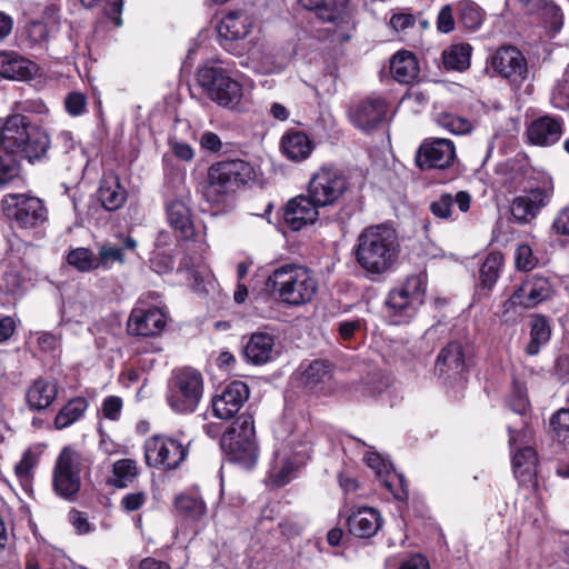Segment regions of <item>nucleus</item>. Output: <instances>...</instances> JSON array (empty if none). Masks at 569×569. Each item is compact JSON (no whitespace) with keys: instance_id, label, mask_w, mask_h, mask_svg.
Segmentation results:
<instances>
[{"instance_id":"1","label":"nucleus","mask_w":569,"mask_h":569,"mask_svg":"<svg viewBox=\"0 0 569 569\" xmlns=\"http://www.w3.org/2000/svg\"><path fill=\"white\" fill-rule=\"evenodd\" d=\"M253 178V168L242 159L216 161L208 167L200 184L202 198L212 207L224 209L237 191Z\"/></svg>"},{"instance_id":"2","label":"nucleus","mask_w":569,"mask_h":569,"mask_svg":"<svg viewBox=\"0 0 569 569\" xmlns=\"http://www.w3.org/2000/svg\"><path fill=\"white\" fill-rule=\"evenodd\" d=\"M395 230L380 226L366 228L357 240L356 260L368 273L380 276L392 269L398 259Z\"/></svg>"},{"instance_id":"3","label":"nucleus","mask_w":569,"mask_h":569,"mask_svg":"<svg viewBox=\"0 0 569 569\" xmlns=\"http://www.w3.org/2000/svg\"><path fill=\"white\" fill-rule=\"evenodd\" d=\"M266 286L287 306L299 307L310 302L318 291V280L307 267L284 263L268 276Z\"/></svg>"},{"instance_id":"4","label":"nucleus","mask_w":569,"mask_h":569,"mask_svg":"<svg viewBox=\"0 0 569 569\" xmlns=\"http://www.w3.org/2000/svg\"><path fill=\"white\" fill-rule=\"evenodd\" d=\"M428 287L426 270L408 274L387 295L385 306L393 325H401L412 319L423 305Z\"/></svg>"},{"instance_id":"5","label":"nucleus","mask_w":569,"mask_h":569,"mask_svg":"<svg viewBox=\"0 0 569 569\" xmlns=\"http://www.w3.org/2000/svg\"><path fill=\"white\" fill-rule=\"evenodd\" d=\"M0 206L2 214L13 230L37 231L49 220L44 201L31 192L7 193L2 197Z\"/></svg>"},{"instance_id":"6","label":"nucleus","mask_w":569,"mask_h":569,"mask_svg":"<svg viewBox=\"0 0 569 569\" xmlns=\"http://www.w3.org/2000/svg\"><path fill=\"white\" fill-rule=\"evenodd\" d=\"M204 381L200 371L191 367L172 370L166 390V401L179 415L193 413L203 396Z\"/></svg>"},{"instance_id":"7","label":"nucleus","mask_w":569,"mask_h":569,"mask_svg":"<svg viewBox=\"0 0 569 569\" xmlns=\"http://www.w3.org/2000/svg\"><path fill=\"white\" fill-rule=\"evenodd\" d=\"M189 445L174 436L153 435L143 443L144 462L147 467L161 472L176 471L187 460Z\"/></svg>"},{"instance_id":"8","label":"nucleus","mask_w":569,"mask_h":569,"mask_svg":"<svg viewBox=\"0 0 569 569\" xmlns=\"http://www.w3.org/2000/svg\"><path fill=\"white\" fill-rule=\"evenodd\" d=\"M350 188V179L342 169L333 164H322L311 173L307 193L316 204L325 208L339 203Z\"/></svg>"},{"instance_id":"9","label":"nucleus","mask_w":569,"mask_h":569,"mask_svg":"<svg viewBox=\"0 0 569 569\" xmlns=\"http://www.w3.org/2000/svg\"><path fill=\"white\" fill-rule=\"evenodd\" d=\"M197 81L206 96L219 107L236 109L242 100V86L222 67L204 66L197 72Z\"/></svg>"},{"instance_id":"10","label":"nucleus","mask_w":569,"mask_h":569,"mask_svg":"<svg viewBox=\"0 0 569 569\" xmlns=\"http://www.w3.org/2000/svg\"><path fill=\"white\" fill-rule=\"evenodd\" d=\"M519 192L510 202V214L515 222L528 224L550 204L555 194V183L552 178H542L535 186Z\"/></svg>"},{"instance_id":"11","label":"nucleus","mask_w":569,"mask_h":569,"mask_svg":"<svg viewBox=\"0 0 569 569\" xmlns=\"http://www.w3.org/2000/svg\"><path fill=\"white\" fill-rule=\"evenodd\" d=\"M86 459L71 447H64L54 463L52 486L54 492L67 500H74L81 488V470Z\"/></svg>"},{"instance_id":"12","label":"nucleus","mask_w":569,"mask_h":569,"mask_svg":"<svg viewBox=\"0 0 569 569\" xmlns=\"http://www.w3.org/2000/svg\"><path fill=\"white\" fill-rule=\"evenodd\" d=\"M221 447L232 461L243 468H252L258 459L253 418L251 416L242 417L239 431L232 430L223 435Z\"/></svg>"},{"instance_id":"13","label":"nucleus","mask_w":569,"mask_h":569,"mask_svg":"<svg viewBox=\"0 0 569 569\" xmlns=\"http://www.w3.org/2000/svg\"><path fill=\"white\" fill-rule=\"evenodd\" d=\"M497 172L501 176V186L509 193L528 189L542 178H551L547 173L536 170L525 153H518L500 163Z\"/></svg>"},{"instance_id":"14","label":"nucleus","mask_w":569,"mask_h":569,"mask_svg":"<svg viewBox=\"0 0 569 569\" xmlns=\"http://www.w3.org/2000/svg\"><path fill=\"white\" fill-rule=\"evenodd\" d=\"M168 311L162 307L149 306L144 300L139 299L126 323V331L132 337H158L168 322Z\"/></svg>"},{"instance_id":"15","label":"nucleus","mask_w":569,"mask_h":569,"mask_svg":"<svg viewBox=\"0 0 569 569\" xmlns=\"http://www.w3.org/2000/svg\"><path fill=\"white\" fill-rule=\"evenodd\" d=\"M488 68L512 84H521L528 78V63L522 52L513 46L498 48L488 59Z\"/></svg>"},{"instance_id":"16","label":"nucleus","mask_w":569,"mask_h":569,"mask_svg":"<svg viewBox=\"0 0 569 569\" xmlns=\"http://www.w3.org/2000/svg\"><path fill=\"white\" fill-rule=\"evenodd\" d=\"M455 159V143L445 138L425 139L416 152V164L421 170H442L452 166Z\"/></svg>"},{"instance_id":"17","label":"nucleus","mask_w":569,"mask_h":569,"mask_svg":"<svg viewBox=\"0 0 569 569\" xmlns=\"http://www.w3.org/2000/svg\"><path fill=\"white\" fill-rule=\"evenodd\" d=\"M256 27L254 18L244 10H230L220 20L218 36L222 47L233 54H241L233 50L236 41L247 38Z\"/></svg>"},{"instance_id":"18","label":"nucleus","mask_w":569,"mask_h":569,"mask_svg":"<svg viewBox=\"0 0 569 569\" xmlns=\"http://www.w3.org/2000/svg\"><path fill=\"white\" fill-rule=\"evenodd\" d=\"M553 295V286L549 278L540 274L526 277L508 300L512 307L532 309Z\"/></svg>"},{"instance_id":"19","label":"nucleus","mask_w":569,"mask_h":569,"mask_svg":"<svg viewBox=\"0 0 569 569\" xmlns=\"http://www.w3.org/2000/svg\"><path fill=\"white\" fill-rule=\"evenodd\" d=\"M249 396L250 390L247 383L240 380L231 381L212 397L211 406L214 417L221 420L233 418L249 399Z\"/></svg>"},{"instance_id":"20","label":"nucleus","mask_w":569,"mask_h":569,"mask_svg":"<svg viewBox=\"0 0 569 569\" xmlns=\"http://www.w3.org/2000/svg\"><path fill=\"white\" fill-rule=\"evenodd\" d=\"M565 121L560 116L543 114L533 119L526 128V138L532 146L550 147L562 137Z\"/></svg>"},{"instance_id":"21","label":"nucleus","mask_w":569,"mask_h":569,"mask_svg":"<svg viewBox=\"0 0 569 569\" xmlns=\"http://www.w3.org/2000/svg\"><path fill=\"white\" fill-rule=\"evenodd\" d=\"M320 206L309 194H299L290 199L282 209L284 224L292 231H299L318 220Z\"/></svg>"},{"instance_id":"22","label":"nucleus","mask_w":569,"mask_h":569,"mask_svg":"<svg viewBox=\"0 0 569 569\" xmlns=\"http://www.w3.org/2000/svg\"><path fill=\"white\" fill-rule=\"evenodd\" d=\"M32 126L29 118L20 113L0 118V147L6 152L16 154Z\"/></svg>"},{"instance_id":"23","label":"nucleus","mask_w":569,"mask_h":569,"mask_svg":"<svg viewBox=\"0 0 569 569\" xmlns=\"http://www.w3.org/2000/svg\"><path fill=\"white\" fill-rule=\"evenodd\" d=\"M39 67L32 60L14 50L0 51V78L28 81L37 77Z\"/></svg>"},{"instance_id":"24","label":"nucleus","mask_w":569,"mask_h":569,"mask_svg":"<svg viewBox=\"0 0 569 569\" xmlns=\"http://www.w3.org/2000/svg\"><path fill=\"white\" fill-rule=\"evenodd\" d=\"M381 513L371 507H356L347 517V527L350 535L361 539L373 537L382 527Z\"/></svg>"},{"instance_id":"25","label":"nucleus","mask_w":569,"mask_h":569,"mask_svg":"<svg viewBox=\"0 0 569 569\" xmlns=\"http://www.w3.org/2000/svg\"><path fill=\"white\" fill-rule=\"evenodd\" d=\"M387 112L388 104L383 98L369 96L355 107L350 117L355 126L368 130L383 121Z\"/></svg>"},{"instance_id":"26","label":"nucleus","mask_w":569,"mask_h":569,"mask_svg":"<svg viewBox=\"0 0 569 569\" xmlns=\"http://www.w3.org/2000/svg\"><path fill=\"white\" fill-rule=\"evenodd\" d=\"M365 461L380 479L381 483L398 500H405L408 497V483L401 475L390 470L385 460L376 452H368Z\"/></svg>"},{"instance_id":"27","label":"nucleus","mask_w":569,"mask_h":569,"mask_svg":"<svg viewBox=\"0 0 569 569\" xmlns=\"http://www.w3.org/2000/svg\"><path fill=\"white\" fill-rule=\"evenodd\" d=\"M58 391L59 387L54 380L38 377L26 388V405L31 411H44L56 401Z\"/></svg>"},{"instance_id":"28","label":"nucleus","mask_w":569,"mask_h":569,"mask_svg":"<svg viewBox=\"0 0 569 569\" xmlns=\"http://www.w3.org/2000/svg\"><path fill=\"white\" fill-rule=\"evenodd\" d=\"M435 370L439 377L455 378L466 370V355L460 342L451 341L438 353Z\"/></svg>"},{"instance_id":"29","label":"nucleus","mask_w":569,"mask_h":569,"mask_svg":"<svg viewBox=\"0 0 569 569\" xmlns=\"http://www.w3.org/2000/svg\"><path fill=\"white\" fill-rule=\"evenodd\" d=\"M538 455L535 448L527 446L518 449L512 456V467L520 486L535 490L537 482Z\"/></svg>"},{"instance_id":"30","label":"nucleus","mask_w":569,"mask_h":569,"mask_svg":"<svg viewBox=\"0 0 569 569\" xmlns=\"http://www.w3.org/2000/svg\"><path fill=\"white\" fill-rule=\"evenodd\" d=\"M274 347L273 336L266 332H254L244 345L243 355L253 365H264L276 358Z\"/></svg>"},{"instance_id":"31","label":"nucleus","mask_w":569,"mask_h":569,"mask_svg":"<svg viewBox=\"0 0 569 569\" xmlns=\"http://www.w3.org/2000/svg\"><path fill=\"white\" fill-rule=\"evenodd\" d=\"M22 146L16 154H19L30 163L41 161L47 158L51 146L48 132L39 126H32L28 132V137L23 139Z\"/></svg>"},{"instance_id":"32","label":"nucleus","mask_w":569,"mask_h":569,"mask_svg":"<svg viewBox=\"0 0 569 569\" xmlns=\"http://www.w3.org/2000/svg\"><path fill=\"white\" fill-rule=\"evenodd\" d=\"M98 198L108 211L120 209L127 200V191L121 186L119 176L112 171L106 172L100 181Z\"/></svg>"},{"instance_id":"33","label":"nucleus","mask_w":569,"mask_h":569,"mask_svg":"<svg viewBox=\"0 0 569 569\" xmlns=\"http://www.w3.org/2000/svg\"><path fill=\"white\" fill-rule=\"evenodd\" d=\"M281 151L292 161L306 160L313 150L312 141L302 131L289 130L281 138Z\"/></svg>"},{"instance_id":"34","label":"nucleus","mask_w":569,"mask_h":569,"mask_svg":"<svg viewBox=\"0 0 569 569\" xmlns=\"http://www.w3.org/2000/svg\"><path fill=\"white\" fill-rule=\"evenodd\" d=\"M390 73L399 83H410L419 74L416 56L407 50L398 51L390 60Z\"/></svg>"},{"instance_id":"35","label":"nucleus","mask_w":569,"mask_h":569,"mask_svg":"<svg viewBox=\"0 0 569 569\" xmlns=\"http://www.w3.org/2000/svg\"><path fill=\"white\" fill-rule=\"evenodd\" d=\"M471 196L467 191H459L456 196L450 193L441 194L430 204V211L440 219H453V206L457 204L461 212L470 209Z\"/></svg>"},{"instance_id":"36","label":"nucleus","mask_w":569,"mask_h":569,"mask_svg":"<svg viewBox=\"0 0 569 569\" xmlns=\"http://www.w3.org/2000/svg\"><path fill=\"white\" fill-rule=\"evenodd\" d=\"M300 4L311 11L325 22L343 20L348 8V0H299Z\"/></svg>"},{"instance_id":"37","label":"nucleus","mask_w":569,"mask_h":569,"mask_svg":"<svg viewBox=\"0 0 569 569\" xmlns=\"http://www.w3.org/2000/svg\"><path fill=\"white\" fill-rule=\"evenodd\" d=\"M472 47L467 42L452 43L441 53L443 68L448 71L463 72L470 68Z\"/></svg>"},{"instance_id":"38","label":"nucleus","mask_w":569,"mask_h":569,"mask_svg":"<svg viewBox=\"0 0 569 569\" xmlns=\"http://www.w3.org/2000/svg\"><path fill=\"white\" fill-rule=\"evenodd\" d=\"M167 216L170 226L181 239L188 240L194 234L190 210L182 201H171L167 207Z\"/></svg>"},{"instance_id":"39","label":"nucleus","mask_w":569,"mask_h":569,"mask_svg":"<svg viewBox=\"0 0 569 569\" xmlns=\"http://www.w3.org/2000/svg\"><path fill=\"white\" fill-rule=\"evenodd\" d=\"M89 408L87 398L78 396L71 398L56 415L53 425L57 430L69 428L81 420Z\"/></svg>"},{"instance_id":"40","label":"nucleus","mask_w":569,"mask_h":569,"mask_svg":"<svg viewBox=\"0 0 569 569\" xmlns=\"http://www.w3.org/2000/svg\"><path fill=\"white\" fill-rule=\"evenodd\" d=\"M459 24L469 32L481 28L486 19V11L471 0H460L455 3Z\"/></svg>"},{"instance_id":"41","label":"nucleus","mask_w":569,"mask_h":569,"mask_svg":"<svg viewBox=\"0 0 569 569\" xmlns=\"http://www.w3.org/2000/svg\"><path fill=\"white\" fill-rule=\"evenodd\" d=\"M331 378V365L326 360H313L300 372V382L309 389L326 385Z\"/></svg>"},{"instance_id":"42","label":"nucleus","mask_w":569,"mask_h":569,"mask_svg":"<svg viewBox=\"0 0 569 569\" xmlns=\"http://www.w3.org/2000/svg\"><path fill=\"white\" fill-rule=\"evenodd\" d=\"M528 11L539 18L552 32H558L563 24V13L551 0H540Z\"/></svg>"},{"instance_id":"43","label":"nucleus","mask_w":569,"mask_h":569,"mask_svg":"<svg viewBox=\"0 0 569 569\" xmlns=\"http://www.w3.org/2000/svg\"><path fill=\"white\" fill-rule=\"evenodd\" d=\"M505 266V258L500 251H490L480 266L479 278L483 289L491 290Z\"/></svg>"},{"instance_id":"44","label":"nucleus","mask_w":569,"mask_h":569,"mask_svg":"<svg viewBox=\"0 0 569 569\" xmlns=\"http://www.w3.org/2000/svg\"><path fill=\"white\" fill-rule=\"evenodd\" d=\"M551 337V327L545 316L533 317L530 327V341L526 347V353L536 356L542 346L547 345Z\"/></svg>"},{"instance_id":"45","label":"nucleus","mask_w":569,"mask_h":569,"mask_svg":"<svg viewBox=\"0 0 569 569\" xmlns=\"http://www.w3.org/2000/svg\"><path fill=\"white\" fill-rule=\"evenodd\" d=\"M140 475L138 461L131 458L119 459L112 465V486L122 489L131 485Z\"/></svg>"},{"instance_id":"46","label":"nucleus","mask_w":569,"mask_h":569,"mask_svg":"<svg viewBox=\"0 0 569 569\" xmlns=\"http://www.w3.org/2000/svg\"><path fill=\"white\" fill-rule=\"evenodd\" d=\"M133 361L139 370L149 371L156 363L152 353L162 351V348L151 342H136L132 345Z\"/></svg>"},{"instance_id":"47","label":"nucleus","mask_w":569,"mask_h":569,"mask_svg":"<svg viewBox=\"0 0 569 569\" xmlns=\"http://www.w3.org/2000/svg\"><path fill=\"white\" fill-rule=\"evenodd\" d=\"M550 103L556 109L569 110V63L565 67L561 77L556 80L551 89Z\"/></svg>"},{"instance_id":"48","label":"nucleus","mask_w":569,"mask_h":569,"mask_svg":"<svg viewBox=\"0 0 569 569\" xmlns=\"http://www.w3.org/2000/svg\"><path fill=\"white\" fill-rule=\"evenodd\" d=\"M96 261L97 269L109 270L114 263H124L126 259L122 248L116 247L110 242H106L98 247Z\"/></svg>"},{"instance_id":"49","label":"nucleus","mask_w":569,"mask_h":569,"mask_svg":"<svg viewBox=\"0 0 569 569\" xmlns=\"http://www.w3.org/2000/svg\"><path fill=\"white\" fill-rule=\"evenodd\" d=\"M67 262L80 272L97 270L96 254L88 248H76L69 251Z\"/></svg>"},{"instance_id":"50","label":"nucleus","mask_w":569,"mask_h":569,"mask_svg":"<svg viewBox=\"0 0 569 569\" xmlns=\"http://www.w3.org/2000/svg\"><path fill=\"white\" fill-rule=\"evenodd\" d=\"M174 506L177 510L192 519H199L206 513L204 501L194 496L181 495L176 498Z\"/></svg>"},{"instance_id":"51","label":"nucleus","mask_w":569,"mask_h":569,"mask_svg":"<svg viewBox=\"0 0 569 569\" xmlns=\"http://www.w3.org/2000/svg\"><path fill=\"white\" fill-rule=\"evenodd\" d=\"M438 124L453 134H465L471 131L472 124L466 118L443 112L438 116Z\"/></svg>"},{"instance_id":"52","label":"nucleus","mask_w":569,"mask_h":569,"mask_svg":"<svg viewBox=\"0 0 569 569\" xmlns=\"http://www.w3.org/2000/svg\"><path fill=\"white\" fill-rule=\"evenodd\" d=\"M550 426L556 439L569 446V409H560L550 418Z\"/></svg>"},{"instance_id":"53","label":"nucleus","mask_w":569,"mask_h":569,"mask_svg":"<svg viewBox=\"0 0 569 569\" xmlns=\"http://www.w3.org/2000/svg\"><path fill=\"white\" fill-rule=\"evenodd\" d=\"M12 113L48 116L49 108L41 98H28L16 101L12 106Z\"/></svg>"},{"instance_id":"54","label":"nucleus","mask_w":569,"mask_h":569,"mask_svg":"<svg viewBox=\"0 0 569 569\" xmlns=\"http://www.w3.org/2000/svg\"><path fill=\"white\" fill-rule=\"evenodd\" d=\"M538 264V258L533 254L532 248L527 243H520L515 251V266L520 271H531Z\"/></svg>"},{"instance_id":"55","label":"nucleus","mask_w":569,"mask_h":569,"mask_svg":"<svg viewBox=\"0 0 569 569\" xmlns=\"http://www.w3.org/2000/svg\"><path fill=\"white\" fill-rule=\"evenodd\" d=\"M48 33L47 24L39 20L30 21L24 28L26 40L30 48L46 42L48 40Z\"/></svg>"},{"instance_id":"56","label":"nucleus","mask_w":569,"mask_h":569,"mask_svg":"<svg viewBox=\"0 0 569 569\" xmlns=\"http://www.w3.org/2000/svg\"><path fill=\"white\" fill-rule=\"evenodd\" d=\"M20 166L13 154L6 152L0 154V187L8 184L18 177Z\"/></svg>"},{"instance_id":"57","label":"nucleus","mask_w":569,"mask_h":569,"mask_svg":"<svg viewBox=\"0 0 569 569\" xmlns=\"http://www.w3.org/2000/svg\"><path fill=\"white\" fill-rule=\"evenodd\" d=\"M148 501V493L144 490L127 492L120 500V508L124 512L140 510Z\"/></svg>"},{"instance_id":"58","label":"nucleus","mask_w":569,"mask_h":569,"mask_svg":"<svg viewBox=\"0 0 569 569\" xmlns=\"http://www.w3.org/2000/svg\"><path fill=\"white\" fill-rule=\"evenodd\" d=\"M417 22V16H415L409 9H402L392 12L389 26L396 32L405 31L412 28Z\"/></svg>"},{"instance_id":"59","label":"nucleus","mask_w":569,"mask_h":569,"mask_svg":"<svg viewBox=\"0 0 569 569\" xmlns=\"http://www.w3.org/2000/svg\"><path fill=\"white\" fill-rule=\"evenodd\" d=\"M455 3L453 4H445L437 16V30L441 33H450L455 30L456 21H455Z\"/></svg>"},{"instance_id":"60","label":"nucleus","mask_w":569,"mask_h":569,"mask_svg":"<svg viewBox=\"0 0 569 569\" xmlns=\"http://www.w3.org/2000/svg\"><path fill=\"white\" fill-rule=\"evenodd\" d=\"M123 401L118 396H108L103 399L101 405V413L103 418L117 421L121 417Z\"/></svg>"},{"instance_id":"61","label":"nucleus","mask_w":569,"mask_h":569,"mask_svg":"<svg viewBox=\"0 0 569 569\" xmlns=\"http://www.w3.org/2000/svg\"><path fill=\"white\" fill-rule=\"evenodd\" d=\"M66 111L72 117H79L87 111V98L81 92H70L64 99Z\"/></svg>"},{"instance_id":"62","label":"nucleus","mask_w":569,"mask_h":569,"mask_svg":"<svg viewBox=\"0 0 569 569\" xmlns=\"http://www.w3.org/2000/svg\"><path fill=\"white\" fill-rule=\"evenodd\" d=\"M292 470L293 466L291 462L286 461L279 465L278 461H276L269 471V478L274 486L282 487L288 483Z\"/></svg>"},{"instance_id":"63","label":"nucleus","mask_w":569,"mask_h":569,"mask_svg":"<svg viewBox=\"0 0 569 569\" xmlns=\"http://www.w3.org/2000/svg\"><path fill=\"white\" fill-rule=\"evenodd\" d=\"M37 466V458L27 451L21 460L17 463L14 471L20 481H29L32 477V470Z\"/></svg>"},{"instance_id":"64","label":"nucleus","mask_w":569,"mask_h":569,"mask_svg":"<svg viewBox=\"0 0 569 569\" xmlns=\"http://www.w3.org/2000/svg\"><path fill=\"white\" fill-rule=\"evenodd\" d=\"M69 522L78 535H86L92 531L93 526L89 522L84 512L72 509L68 515Z\"/></svg>"}]
</instances>
